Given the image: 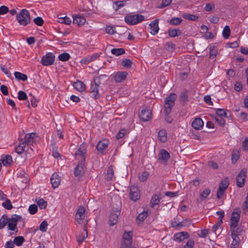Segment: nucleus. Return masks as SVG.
<instances>
[{"label":"nucleus","instance_id":"1","mask_svg":"<svg viewBox=\"0 0 248 248\" xmlns=\"http://www.w3.org/2000/svg\"><path fill=\"white\" fill-rule=\"evenodd\" d=\"M16 19L20 25L26 26L30 23L31 18L29 12L26 9H22L16 15Z\"/></svg>","mask_w":248,"mask_h":248},{"label":"nucleus","instance_id":"2","mask_svg":"<svg viewBox=\"0 0 248 248\" xmlns=\"http://www.w3.org/2000/svg\"><path fill=\"white\" fill-rule=\"evenodd\" d=\"M177 98L175 93H170L165 100L164 111L165 113H170L172 107L174 105V101Z\"/></svg>","mask_w":248,"mask_h":248},{"label":"nucleus","instance_id":"3","mask_svg":"<svg viewBox=\"0 0 248 248\" xmlns=\"http://www.w3.org/2000/svg\"><path fill=\"white\" fill-rule=\"evenodd\" d=\"M144 20V16L141 15H127L124 17L125 22L131 25H136Z\"/></svg>","mask_w":248,"mask_h":248},{"label":"nucleus","instance_id":"4","mask_svg":"<svg viewBox=\"0 0 248 248\" xmlns=\"http://www.w3.org/2000/svg\"><path fill=\"white\" fill-rule=\"evenodd\" d=\"M86 155V147L83 144H81L75 153V157L79 162H85Z\"/></svg>","mask_w":248,"mask_h":248},{"label":"nucleus","instance_id":"5","mask_svg":"<svg viewBox=\"0 0 248 248\" xmlns=\"http://www.w3.org/2000/svg\"><path fill=\"white\" fill-rule=\"evenodd\" d=\"M232 237L243 238V233L245 232V229L243 226H239L237 227L230 228Z\"/></svg>","mask_w":248,"mask_h":248},{"label":"nucleus","instance_id":"6","mask_svg":"<svg viewBox=\"0 0 248 248\" xmlns=\"http://www.w3.org/2000/svg\"><path fill=\"white\" fill-rule=\"evenodd\" d=\"M133 233L131 231L125 232L123 235L122 247L128 248L132 243Z\"/></svg>","mask_w":248,"mask_h":248},{"label":"nucleus","instance_id":"7","mask_svg":"<svg viewBox=\"0 0 248 248\" xmlns=\"http://www.w3.org/2000/svg\"><path fill=\"white\" fill-rule=\"evenodd\" d=\"M21 218V217L17 215H13L10 218L8 219V228L9 230L14 231L17 225V222Z\"/></svg>","mask_w":248,"mask_h":248},{"label":"nucleus","instance_id":"8","mask_svg":"<svg viewBox=\"0 0 248 248\" xmlns=\"http://www.w3.org/2000/svg\"><path fill=\"white\" fill-rule=\"evenodd\" d=\"M246 177V170L244 169L241 170L236 177V185L238 187H242L244 186Z\"/></svg>","mask_w":248,"mask_h":248},{"label":"nucleus","instance_id":"9","mask_svg":"<svg viewBox=\"0 0 248 248\" xmlns=\"http://www.w3.org/2000/svg\"><path fill=\"white\" fill-rule=\"evenodd\" d=\"M55 56L52 53H47L41 59V62L45 66L52 65L54 61Z\"/></svg>","mask_w":248,"mask_h":248},{"label":"nucleus","instance_id":"10","mask_svg":"<svg viewBox=\"0 0 248 248\" xmlns=\"http://www.w3.org/2000/svg\"><path fill=\"white\" fill-rule=\"evenodd\" d=\"M140 192L137 186H131L129 191V198L134 202L138 200L140 198Z\"/></svg>","mask_w":248,"mask_h":248},{"label":"nucleus","instance_id":"11","mask_svg":"<svg viewBox=\"0 0 248 248\" xmlns=\"http://www.w3.org/2000/svg\"><path fill=\"white\" fill-rule=\"evenodd\" d=\"M237 209H235L231 215L230 228L237 227L240 219V214L237 212Z\"/></svg>","mask_w":248,"mask_h":248},{"label":"nucleus","instance_id":"12","mask_svg":"<svg viewBox=\"0 0 248 248\" xmlns=\"http://www.w3.org/2000/svg\"><path fill=\"white\" fill-rule=\"evenodd\" d=\"M120 215V211L118 210L111 212L108 217V224L110 226L116 224L118 222V217Z\"/></svg>","mask_w":248,"mask_h":248},{"label":"nucleus","instance_id":"13","mask_svg":"<svg viewBox=\"0 0 248 248\" xmlns=\"http://www.w3.org/2000/svg\"><path fill=\"white\" fill-rule=\"evenodd\" d=\"M140 119L143 122H147L152 118V112L149 109H142L139 114Z\"/></svg>","mask_w":248,"mask_h":248},{"label":"nucleus","instance_id":"14","mask_svg":"<svg viewBox=\"0 0 248 248\" xmlns=\"http://www.w3.org/2000/svg\"><path fill=\"white\" fill-rule=\"evenodd\" d=\"M189 237L188 233L186 232H177L173 236V240L175 241L180 242Z\"/></svg>","mask_w":248,"mask_h":248},{"label":"nucleus","instance_id":"15","mask_svg":"<svg viewBox=\"0 0 248 248\" xmlns=\"http://www.w3.org/2000/svg\"><path fill=\"white\" fill-rule=\"evenodd\" d=\"M85 162H79L74 170V175L76 177L82 175L84 173Z\"/></svg>","mask_w":248,"mask_h":248},{"label":"nucleus","instance_id":"16","mask_svg":"<svg viewBox=\"0 0 248 248\" xmlns=\"http://www.w3.org/2000/svg\"><path fill=\"white\" fill-rule=\"evenodd\" d=\"M158 22L159 19H155V20L151 22V23L149 24L150 29H151L150 32L152 35H155L158 32L159 30L158 26Z\"/></svg>","mask_w":248,"mask_h":248},{"label":"nucleus","instance_id":"17","mask_svg":"<svg viewBox=\"0 0 248 248\" xmlns=\"http://www.w3.org/2000/svg\"><path fill=\"white\" fill-rule=\"evenodd\" d=\"M127 75L126 72H118L115 74L113 78L116 82H121L126 79Z\"/></svg>","mask_w":248,"mask_h":248},{"label":"nucleus","instance_id":"18","mask_svg":"<svg viewBox=\"0 0 248 248\" xmlns=\"http://www.w3.org/2000/svg\"><path fill=\"white\" fill-rule=\"evenodd\" d=\"M170 158V154L165 149H162L158 154V159L166 163Z\"/></svg>","mask_w":248,"mask_h":248},{"label":"nucleus","instance_id":"19","mask_svg":"<svg viewBox=\"0 0 248 248\" xmlns=\"http://www.w3.org/2000/svg\"><path fill=\"white\" fill-rule=\"evenodd\" d=\"M35 135V134L33 133L26 135L25 136V141H23L24 143H26V145L30 148L31 150L32 151H33V149L31 146H32V144L34 142Z\"/></svg>","mask_w":248,"mask_h":248},{"label":"nucleus","instance_id":"20","mask_svg":"<svg viewBox=\"0 0 248 248\" xmlns=\"http://www.w3.org/2000/svg\"><path fill=\"white\" fill-rule=\"evenodd\" d=\"M60 177L57 173H54L50 178V182L53 188H56L59 186L60 184Z\"/></svg>","mask_w":248,"mask_h":248},{"label":"nucleus","instance_id":"21","mask_svg":"<svg viewBox=\"0 0 248 248\" xmlns=\"http://www.w3.org/2000/svg\"><path fill=\"white\" fill-rule=\"evenodd\" d=\"M84 231L79 235L77 236V241L80 244L84 241V240L88 236V232H87V224L84 225L83 226Z\"/></svg>","mask_w":248,"mask_h":248},{"label":"nucleus","instance_id":"22","mask_svg":"<svg viewBox=\"0 0 248 248\" xmlns=\"http://www.w3.org/2000/svg\"><path fill=\"white\" fill-rule=\"evenodd\" d=\"M85 210L83 206H80L76 212L75 219L79 221L85 218Z\"/></svg>","mask_w":248,"mask_h":248},{"label":"nucleus","instance_id":"23","mask_svg":"<svg viewBox=\"0 0 248 248\" xmlns=\"http://www.w3.org/2000/svg\"><path fill=\"white\" fill-rule=\"evenodd\" d=\"M108 146V141L105 140H103L98 142L96 146V149L100 154H104V151Z\"/></svg>","mask_w":248,"mask_h":248},{"label":"nucleus","instance_id":"24","mask_svg":"<svg viewBox=\"0 0 248 248\" xmlns=\"http://www.w3.org/2000/svg\"><path fill=\"white\" fill-rule=\"evenodd\" d=\"M203 126V122L200 118H195L192 123V126L196 130H200Z\"/></svg>","mask_w":248,"mask_h":248},{"label":"nucleus","instance_id":"25","mask_svg":"<svg viewBox=\"0 0 248 248\" xmlns=\"http://www.w3.org/2000/svg\"><path fill=\"white\" fill-rule=\"evenodd\" d=\"M188 93L187 90H185L180 94L179 97L180 102L183 106H184L188 101Z\"/></svg>","mask_w":248,"mask_h":248},{"label":"nucleus","instance_id":"26","mask_svg":"<svg viewBox=\"0 0 248 248\" xmlns=\"http://www.w3.org/2000/svg\"><path fill=\"white\" fill-rule=\"evenodd\" d=\"M86 22L85 18L79 15H77L73 17V23L76 24L78 26L83 25Z\"/></svg>","mask_w":248,"mask_h":248},{"label":"nucleus","instance_id":"27","mask_svg":"<svg viewBox=\"0 0 248 248\" xmlns=\"http://www.w3.org/2000/svg\"><path fill=\"white\" fill-rule=\"evenodd\" d=\"M158 139L162 142H165L167 140V133L165 129L160 130L158 133Z\"/></svg>","mask_w":248,"mask_h":248},{"label":"nucleus","instance_id":"28","mask_svg":"<svg viewBox=\"0 0 248 248\" xmlns=\"http://www.w3.org/2000/svg\"><path fill=\"white\" fill-rule=\"evenodd\" d=\"M114 176V170L111 166H109L107 170V173L105 175V179L107 181H110Z\"/></svg>","mask_w":248,"mask_h":248},{"label":"nucleus","instance_id":"29","mask_svg":"<svg viewBox=\"0 0 248 248\" xmlns=\"http://www.w3.org/2000/svg\"><path fill=\"white\" fill-rule=\"evenodd\" d=\"M161 197L157 194H154L151 200L150 204L152 207H154L155 205L158 204L160 202Z\"/></svg>","mask_w":248,"mask_h":248},{"label":"nucleus","instance_id":"30","mask_svg":"<svg viewBox=\"0 0 248 248\" xmlns=\"http://www.w3.org/2000/svg\"><path fill=\"white\" fill-rule=\"evenodd\" d=\"M75 88L79 92H82L85 89V85L81 81H77L74 83Z\"/></svg>","mask_w":248,"mask_h":248},{"label":"nucleus","instance_id":"31","mask_svg":"<svg viewBox=\"0 0 248 248\" xmlns=\"http://www.w3.org/2000/svg\"><path fill=\"white\" fill-rule=\"evenodd\" d=\"M98 86L91 84V93H92V97L95 99L98 98L99 97L98 95Z\"/></svg>","mask_w":248,"mask_h":248},{"label":"nucleus","instance_id":"32","mask_svg":"<svg viewBox=\"0 0 248 248\" xmlns=\"http://www.w3.org/2000/svg\"><path fill=\"white\" fill-rule=\"evenodd\" d=\"M1 161L4 166L10 165L12 162V158L11 155H6L2 156Z\"/></svg>","mask_w":248,"mask_h":248},{"label":"nucleus","instance_id":"33","mask_svg":"<svg viewBox=\"0 0 248 248\" xmlns=\"http://www.w3.org/2000/svg\"><path fill=\"white\" fill-rule=\"evenodd\" d=\"M181 33V30L179 29H170L168 31V34L171 37L180 36Z\"/></svg>","mask_w":248,"mask_h":248},{"label":"nucleus","instance_id":"34","mask_svg":"<svg viewBox=\"0 0 248 248\" xmlns=\"http://www.w3.org/2000/svg\"><path fill=\"white\" fill-rule=\"evenodd\" d=\"M182 17L185 19L190 21H196L199 18L197 16L189 13H185L183 14L182 15Z\"/></svg>","mask_w":248,"mask_h":248},{"label":"nucleus","instance_id":"35","mask_svg":"<svg viewBox=\"0 0 248 248\" xmlns=\"http://www.w3.org/2000/svg\"><path fill=\"white\" fill-rule=\"evenodd\" d=\"M227 110L223 108H217L216 110L217 116L229 117Z\"/></svg>","mask_w":248,"mask_h":248},{"label":"nucleus","instance_id":"36","mask_svg":"<svg viewBox=\"0 0 248 248\" xmlns=\"http://www.w3.org/2000/svg\"><path fill=\"white\" fill-rule=\"evenodd\" d=\"M229 185V183L227 180V178H226L221 181L219 184L218 188L225 191L228 188Z\"/></svg>","mask_w":248,"mask_h":248},{"label":"nucleus","instance_id":"37","mask_svg":"<svg viewBox=\"0 0 248 248\" xmlns=\"http://www.w3.org/2000/svg\"><path fill=\"white\" fill-rule=\"evenodd\" d=\"M210 50V59H214L217 54V49L215 46H211L209 47Z\"/></svg>","mask_w":248,"mask_h":248},{"label":"nucleus","instance_id":"38","mask_svg":"<svg viewBox=\"0 0 248 248\" xmlns=\"http://www.w3.org/2000/svg\"><path fill=\"white\" fill-rule=\"evenodd\" d=\"M14 75L16 79L21 80L22 81H26L28 79V77L26 75L19 72H15Z\"/></svg>","mask_w":248,"mask_h":248},{"label":"nucleus","instance_id":"39","mask_svg":"<svg viewBox=\"0 0 248 248\" xmlns=\"http://www.w3.org/2000/svg\"><path fill=\"white\" fill-rule=\"evenodd\" d=\"M111 52L116 56H120L125 53V50L123 48H113L111 49Z\"/></svg>","mask_w":248,"mask_h":248},{"label":"nucleus","instance_id":"40","mask_svg":"<svg viewBox=\"0 0 248 248\" xmlns=\"http://www.w3.org/2000/svg\"><path fill=\"white\" fill-rule=\"evenodd\" d=\"M26 147V143L22 142L20 143L15 148V151L18 154H21L24 151V149Z\"/></svg>","mask_w":248,"mask_h":248},{"label":"nucleus","instance_id":"41","mask_svg":"<svg viewBox=\"0 0 248 248\" xmlns=\"http://www.w3.org/2000/svg\"><path fill=\"white\" fill-rule=\"evenodd\" d=\"M149 175V174L148 172L144 171L139 174L138 178L140 181L144 182L148 179Z\"/></svg>","mask_w":248,"mask_h":248},{"label":"nucleus","instance_id":"42","mask_svg":"<svg viewBox=\"0 0 248 248\" xmlns=\"http://www.w3.org/2000/svg\"><path fill=\"white\" fill-rule=\"evenodd\" d=\"M231 30L229 26H225L222 31V35L224 38L227 39L230 35Z\"/></svg>","mask_w":248,"mask_h":248},{"label":"nucleus","instance_id":"43","mask_svg":"<svg viewBox=\"0 0 248 248\" xmlns=\"http://www.w3.org/2000/svg\"><path fill=\"white\" fill-rule=\"evenodd\" d=\"M70 58V55L68 53H63L62 54H61L58 56V59L60 61H61L62 62H65Z\"/></svg>","mask_w":248,"mask_h":248},{"label":"nucleus","instance_id":"44","mask_svg":"<svg viewBox=\"0 0 248 248\" xmlns=\"http://www.w3.org/2000/svg\"><path fill=\"white\" fill-rule=\"evenodd\" d=\"M36 202L41 209H45L47 206V202L43 199H39Z\"/></svg>","mask_w":248,"mask_h":248},{"label":"nucleus","instance_id":"45","mask_svg":"<svg viewBox=\"0 0 248 248\" xmlns=\"http://www.w3.org/2000/svg\"><path fill=\"white\" fill-rule=\"evenodd\" d=\"M232 242L230 248H238L239 244L240 241V238L237 237H232Z\"/></svg>","mask_w":248,"mask_h":248},{"label":"nucleus","instance_id":"46","mask_svg":"<svg viewBox=\"0 0 248 248\" xmlns=\"http://www.w3.org/2000/svg\"><path fill=\"white\" fill-rule=\"evenodd\" d=\"M24 238L23 236H17L16 237L14 240V243L17 246H20L22 245L24 242Z\"/></svg>","mask_w":248,"mask_h":248},{"label":"nucleus","instance_id":"47","mask_svg":"<svg viewBox=\"0 0 248 248\" xmlns=\"http://www.w3.org/2000/svg\"><path fill=\"white\" fill-rule=\"evenodd\" d=\"M122 65L125 68H129L132 66V62L129 59H124L122 61Z\"/></svg>","mask_w":248,"mask_h":248},{"label":"nucleus","instance_id":"48","mask_svg":"<svg viewBox=\"0 0 248 248\" xmlns=\"http://www.w3.org/2000/svg\"><path fill=\"white\" fill-rule=\"evenodd\" d=\"M182 21L183 20L181 18L174 17L172 18L169 21V23L173 25H178L182 22Z\"/></svg>","mask_w":248,"mask_h":248},{"label":"nucleus","instance_id":"49","mask_svg":"<svg viewBox=\"0 0 248 248\" xmlns=\"http://www.w3.org/2000/svg\"><path fill=\"white\" fill-rule=\"evenodd\" d=\"M8 218L5 215H3L0 218V229L3 228L8 222Z\"/></svg>","mask_w":248,"mask_h":248},{"label":"nucleus","instance_id":"50","mask_svg":"<svg viewBox=\"0 0 248 248\" xmlns=\"http://www.w3.org/2000/svg\"><path fill=\"white\" fill-rule=\"evenodd\" d=\"M211 190L209 189L204 190L200 194V198L202 201L205 199L210 194Z\"/></svg>","mask_w":248,"mask_h":248},{"label":"nucleus","instance_id":"51","mask_svg":"<svg viewBox=\"0 0 248 248\" xmlns=\"http://www.w3.org/2000/svg\"><path fill=\"white\" fill-rule=\"evenodd\" d=\"M28 210L31 214L34 215L37 213L38 211V207L36 204H31L29 206Z\"/></svg>","mask_w":248,"mask_h":248},{"label":"nucleus","instance_id":"52","mask_svg":"<svg viewBox=\"0 0 248 248\" xmlns=\"http://www.w3.org/2000/svg\"><path fill=\"white\" fill-rule=\"evenodd\" d=\"M59 21L61 23H63L66 25H69L71 23V20L70 18L67 16L64 17H59Z\"/></svg>","mask_w":248,"mask_h":248},{"label":"nucleus","instance_id":"53","mask_svg":"<svg viewBox=\"0 0 248 248\" xmlns=\"http://www.w3.org/2000/svg\"><path fill=\"white\" fill-rule=\"evenodd\" d=\"M18 98L20 100H25L27 99L28 96L25 92L20 91L18 93Z\"/></svg>","mask_w":248,"mask_h":248},{"label":"nucleus","instance_id":"54","mask_svg":"<svg viewBox=\"0 0 248 248\" xmlns=\"http://www.w3.org/2000/svg\"><path fill=\"white\" fill-rule=\"evenodd\" d=\"M148 216L147 212H143L140 214L137 218L140 221H143Z\"/></svg>","mask_w":248,"mask_h":248},{"label":"nucleus","instance_id":"55","mask_svg":"<svg viewBox=\"0 0 248 248\" xmlns=\"http://www.w3.org/2000/svg\"><path fill=\"white\" fill-rule=\"evenodd\" d=\"M2 206L8 210L11 209L13 208L12 203L9 199H7L5 202L2 203Z\"/></svg>","mask_w":248,"mask_h":248},{"label":"nucleus","instance_id":"56","mask_svg":"<svg viewBox=\"0 0 248 248\" xmlns=\"http://www.w3.org/2000/svg\"><path fill=\"white\" fill-rule=\"evenodd\" d=\"M48 224L46 221L44 220L40 225V230L42 232H46L47 229Z\"/></svg>","mask_w":248,"mask_h":248},{"label":"nucleus","instance_id":"57","mask_svg":"<svg viewBox=\"0 0 248 248\" xmlns=\"http://www.w3.org/2000/svg\"><path fill=\"white\" fill-rule=\"evenodd\" d=\"M126 1L124 0L123 1H117L114 3V5L116 6L115 7H114L115 10H118L120 7H123L124 4L125 3Z\"/></svg>","mask_w":248,"mask_h":248},{"label":"nucleus","instance_id":"58","mask_svg":"<svg viewBox=\"0 0 248 248\" xmlns=\"http://www.w3.org/2000/svg\"><path fill=\"white\" fill-rule=\"evenodd\" d=\"M105 30L106 32L109 34H114L116 33L114 28L111 26H107Z\"/></svg>","mask_w":248,"mask_h":248},{"label":"nucleus","instance_id":"59","mask_svg":"<svg viewBox=\"0 0 248 248\" xmlns=\"http://www.w3.org/2000/svg\"><path fill=\"white\" fill-rule=\"evenodd\" d=\"M215 8V4L213 3H210L207 4L205 7L204 10L207 12H210L213 10Z\"/></svg>","mask_w":248,"mask_h":248},{"label":"nucleus","instance_id":"60","mask_svg":"<svg viewBox=\"0 0 248 248\" xmlns=\"http://www.w3.org/2000/svg\"><path fill=\"white\" fill-rule=\"evenodd\" d=\"M33 21L35 24L38 26H42L44 23V20L41 17H37L33 19Z\"/></svg>","mask_w":248,"mask_h":248},{"label":"nucleus","instance_id":"61","mask_svg":"<svg viewBox=\"0 0 248 248\" xmlns=\"http://www.w3.org/2000/svg\"><path fill=\"white\" fill-rule=\"evenodd\" d=\"M209 233L208 229H204L201 230V232L198 233V236L200 237L205 238Z\"/></svg>","mask_w":248,"mask_h":248},{"label":"nucleus","instance_id":"62","mask_svg":"<svg viewBox=\"0 0 248 248\" xmlns=\"http://www.w3.org/2000/svg\"><path fill=\"white\" fill-rule=\"evenodd\" d=\"M223 223V220H218L216 224H215L213 228V231L216 233V231L218 230L219 227H220L222 224Z\"/></svg>","mask_w":248,"mask_h":248},{"label":"nucleus","instance_id":"63","mask_svg":"<svg viewBox=\"0 0 248 248\" xmlns=\"http://www.w3.org/2000/svg\"><path fill=\"white\" fill-rule=\"evenodd\" d=\"M216 120L218 123V124L221 126H223L225 124V121L222 117L216 116L215 118Z\"/></svg>","mask_w":248,"mask_h":248},{"label":"nucleus","instance_id":"64","mask_svg":"<svg viewBox=\"0 0 248 248\" xmlns=\"http://www.w3.org/2000/svg\"><path fill=\"white\" fill-rule=\"evenodd\" d=\"M194 245V242L193 240H189L187 241L186 244L184 246L183 248H193Z\"/></svg>","mask_w":248,"mask_h":248}]
</instances>
